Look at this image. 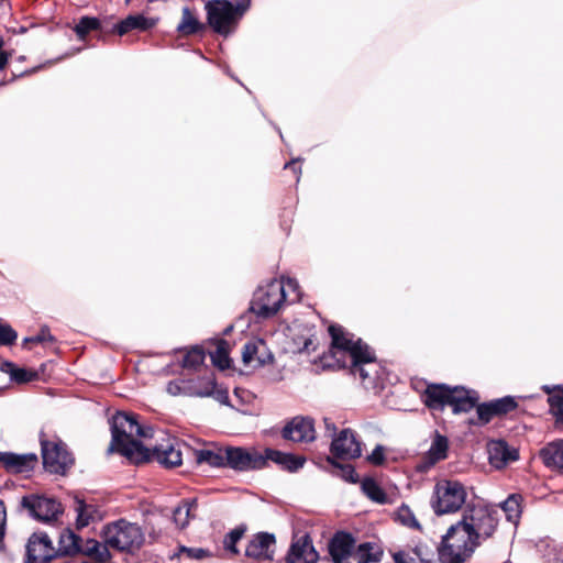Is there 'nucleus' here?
Segmentation results:
<instances>
[{"label": "nucleus", "instance_id": "obj_31", "mask_svg": "<svg viewBox=\"0 0 563 563\" xmlns=\"http://www.w3.org/2000/svg\"><path fill=\"white\" fill-rule=\"evenodd\" d=\"M201 29H202V24L198 21L195 12H192L187 7L184 8L181 21L178 24L177 30L185 35H189V34L197 33Z\"/></svg>", "mask_w": 563, "mask_h": 563}, {"label": "nucleus", "instance_id": "obj_47", "mask_svg": "<svg viewBox=\"0 0 563 563\" xmlns=\"http://www.w3.org/2000/svg\"><path fill=\"white\" fill-rule=\"evenodd\" d=\"M329 461L340 470V476L350 483H356L358 481V475L356 474L354 467L350 464H336L332 462L330 459Z\"/></svg>", "mask_w": 563, "mask_h": 563}, {"label": "nucleus", "instance_id": "obj_19", "mask_svg": "<svg viewBox=\"0 0 563 563\" xmlns=\"http://www.w3.org/2000/svg\"><path fill=\"white\" fill-rule=\"evenodd\" d=\"M283 437L292 442H312L316 439L313 421L309 418L295 417L284 427Z\"/></svg>", "mask_w": 563, "mask_h": 563}, {"label": "nucleus", "instance_id": "obj_7", "mask_svg": "<svg viewBox=\"0 0 563 563\" xmlns=\"http://www.w3.org/2000/svg\"><path fill=\"white\" fill-rule=\"evenodd\" d=\"M465 486L455 479H441L434 486L432 508L437 515L456 512L466 500Z\"/></svg>", "mask_w": 563, "mask_h": 563}, {"label": "nucleus", "instance_id": "obj_59", "mask_svg": "<svg viewBox=\"0 0 563 563\" xmlns=\"http://www.w3.org/2000/svg\"><path fill=\"white\" fill-rule=\"evenodd\" d=\"M421 563H432L430 560H421Z\"/></svg>", "mask_w": 563, "mask_h": 563}, {"label": "nucleus", "instance_id": "obj_53", "mask_svg": "<svg viewBox=\"0 0 563 563\" xmlns=\"http://www.w3.org/2000/svg\"><path fill=\"white\" fill-rule=\"evenodd\" d=\"M316 350L314 339L310 336L305 340L302 347L299 349L300 352L310 353Z\"/></svg>", "mask_w": 563, "mask_h": 563}, {"label": "nucleus", "instance_id": "obj_26", "mask_svg": "<svg viewBox=\"0 0 563 563\" xmlns=\"http://www.w3.org/2000/svg\"><path fill=\"white\" fill-rule=\"evenodd\" d=\"M156 22V19L142 14L129 15L115 26V31L119 35H123L132 30L147 31L155 26Z\"/></svg>", "mask_w": 563, "mask_h": 563}, {"label": "nucleus", "instance_id": "obj_11", "mask_svg": "<svg viewBox=\"0 0 563 563\" xmlns=\"http://www.w3.org/2000/svg\"><path fill=\"white\" fill-rule=\"evenodd\" d=\"M157 440L161 442L150 449L147 461L153 459L167 468L179 466L183 463L179 442L163 431L159 432Z\"/></svg>", "mask_w": 563, "mask_h": 563}, {"label": "nucleus", "instance_id": "obj_39", "mask_svg": "<svg viewBox=\"0 0 563 563\" xmlns=\"http://www.w3.org/2000/svg\"><path fill=\"white\" fill-rule=\"evenodd\" d=\"M489 402L493 410H495L496 416L506 415L517 408L516 399L511 396H505Z\"/></svg>", "mask_w": 563, "mask_h": 563}, {"label": "nucleus", "instance_id": "obj_41", "mask_svg": "<svg viewBox=\"0 0 563 563\" xmlns=\"http://www.w3.org/2000/svg\"><path fill=\"white\" fill-rule=\"evenodd\" d=\"M501 508L506 514V517L509 521L516 522L520 516V504L518 497L515 495L509 496L503 504Z\"/></svg>", "mask_w": 563, "mask_h": 563}, {"label": "nucleus", "instance_id": "obj_10", "mask_svg": "<svg viewBox=\"0 0 563 563\" xmlns=\"http://www.w3.org/2000/svg\"><path fill=\"white\" fill-rule=\"evenodd\" d=\"M224 460L225 466L241 472L265 467V457L255 449L227 446Z\"/></svg>", "mask_w": 563, "mask_h": 563}, {"label": "nucleus", "instance_id": "obj_48", "mask_svg": "<svg viewBox=\"0 0 563 563\" xmlns=\"http://www.w3.org/2000/svg\"><path fill=\"white\" fill-rule=\"evenodd\" d=\"M179 554L190 560H202L209 556V552L202 548L180 547Z\"/></svg>", "mask_w": 563, "mask_h": 563}, {"label": "nucleus", "instance_id": "obj_33", "mask_svg": "<svg viewBox=\"0 0 563 563\" xmlns=\"http://www.w3.org/2000/svg\"><path fill=\"white\" fill-rule=\"evenodd\" d=\"M109 549H111L106 542L102 540V542H99L97 540L90 539L87 540L84 551L90 555L93 556L99 562H108L111 559V554L109 552Z\"/></svg>", "mask_w": 563, "mask_h": 563}, {"label": "nucleus", "instance_id": "obj_28", "mask_svg": "<svg viewBox=\"0 0 563 563\" xmlns=\"http://www.w3.org/2000/svg\"><path fill=\"white\" fill-rule=\"evenodd\" d=\"M543 463L551 468H563V441L549 443L540 452Z\"/></svg>", "mask_w": 563, "mask_h": 563}, {"label": "nucleus", "instance_id": "obj_57", "mask_svg": "<svg viewBox=\"0 0 563 563\" xmlns=\"http://www.w3.org/2000/svg\"><path fill=\"white\" fill-rule=\"evenodd\" d=\"M324 423H325L327 430L330 432V435H332L335 431L334 424L329 419H324Z\"/></svg>", "mask_w": 563, "mask_h": 563}, {"label": "nucleus", "instance_id": "obj_12", "mask_svg": "<svg viewBox=\"0 0 563 563\" xmlns=\"http://www.w3.org/2000/svg\"><path fill=\"white\" fill-rule=\"evenodd\" d=\"M275 552V536L268 532H258L249 541L245 549V556L256 563H266L274 560Z\"/></svg>", "mask_w": 563, "mask_h": 563}, {"label": "nucleus", "instance_id": "obj_16", "mask_svg": "<svg viewBox=\"0 0 563 563\" xmlns=\"http://www.w3.org/2000/svg\"><path fill=\"white\" fill-rule=\"evenodd\" d=\"M331 452L342 460L357 459L362 454L361 442L351 429H344L332 440Z\"/></svg>", "mask_w": 563, "mask_h": 563}, {"label": "nucleus", "instance_id": "obj_1", "mask_svg": "<svg viewBox=\"0 0 563 563\" xmlns=\"http://www.w3.org/2000/svg\"><path fill=\"white\" fill-rule=\"evenodd\" d=\"M329 333L332 339L330 353L338 365L349 367L364 384L373 385L378 376V364L369 347L339 325H330Z\"/></svg>", "mask_w": 563, "mask_h": 563}, {"label": "nucleus", "instance_id": "obj_40", "mask_svg": "<svg viewBox=\"0 0 563 563\" xmlns=\"http://www.w3.org/2000/svg\"><path fill=\"white\" fill-rule=\"evenodd\" d=\"M100 22L96 18L82 16L75 26V32L80 40H84L86 35L99 29Z\"/></svg>", "mask_w": 563, "mask_h": 563}, {"label": "nucleus", "instance_id": "obj_51", "mask_svg": "<svg viewBox=\"0 0 563 563\" xmlns=\"http://www.w3.org/2000/svg\"><path fill=\"white\" fill-rule=\"evenodd\" d=\"M54 338L51 334L49 330L47 328H42L41 331L31 338L24 339V344L26 343H46V342H53Z\"/></svg>", "mask_w": 563, "mask_h": 563}, {"label": "nucleus", "instance_id": "obj_49", "mask_svg": "<svg viewBox=\"0 0 563 563\" xmlns=\"http://www.w3.org/2000/svg\"><path fill=\"white\" fill-rule=\"evenodd\" d=\"M10 375H11V378L13 380H15L16 383H27V382L33 380L36 376L35 373H33V372H30L24 368H18V367L12 368Z\"/></svg>", "mask_w": 563, "mask_h": 563}, {"label": "nucleus", "instance_id": "obj_6", "mask_svg": "<svg viewBox=\"0 0 563 563\" xmlns=\"http://www.w3.org/2000/svg\"><path fill=\"white\" fill-rule=\"evenodd\" d=\"M250 4L249 0L234 5L228 0H212L206 3L209 25L223 35L231 33Z\"/></svg>", "mask_w": 563, "mask_h": 563}, {"label": "nucleus", "instance_id": "obj_34", "mask_svg": "<svg viewBox=\"0 0 563 563\" xmlns=\"http://www.w3.org/2000/svg\"><path fill=\"white\" fill-rule=\"evenodd\" d=\"M109 549H111L106 542L102 540V542H99L97 540L90 539L87 540L84 551L90 555L93 556L99 562H108L111 559V554L109 552Z\"/></svg>", "mask_w": 563, "mask_h": 563}, {"label": "nucleus", "instance_id": "obj_38", "mask_svg": "<svg viewBox=\"0 0 563 563\" xmlns=\"http://www.w3.org/2000/svg\"><path fill=\"white\" fill-rule=\"evenodd\" d=\"M395 516L396 520L401 525L412 529H420L418 520L416 519L412 510L407 505H401L397 509Z\"/></svg>", "mask_w": 563, "mask_h": 563}, {"label": "nucleus", "instance_id": "obj_32", "mask_svg": "<svg viewBox=\"0 0 563 563\" xmlns=\"http://www.w3.org/2000/svg\"><path fill=\"white\" fill-rule=\"evenodd\" d=\"M198 463H206L213 467L225 466L224 448L217 450H200L196 454Z\"/></svg>", "mask_w": 563, "mask_h": 563}, {"label": "nucleus", "instance_id": "obj_43", "mask_svg": "<svg viewBox=\"0 0 563 563\" xmlns=\"http://www.w3.org/2000/svg\"><path fill=\"white\" fill-rule=\"evenodd\" d=\"M244 532L245 528L243 527H238L231 530L224 539L225 549L236 554L238 549L235 548V544L242 539Z\"/></svg>", "mask_w": 563, "mask_h": 563}, {"label": "nucleus", "instance_id": "obj_56", "mask_svg": "<svg viewBox=\"0 0 563 563\" xmlns=\"http://www.w3.org/2000/svg\"><path fill=\"white\" fill-rule=\"evenodd\" d=\"M285 168H292L294 173L297 175V181L299 180V174L301 173V168L296 166V162L292 161L285 165Z\"/></svg>", "mask_w": 563, "mask_h": 563}, {"label": "nucleus", "instance_id": "obj_13", "mask_svg": "<svg viewBox=\"0 0 563 563\" xmlns=\"http://www.w3.org/2000/svg\"><path fill=\"white\" fill-rule=\"evenodd\" d=\"M21 505L26 508L30 514L41 521H52L57 519L62 514V506L53 498L41 496H24Z\"/></svg>", "mask_w": 563, "mask_h": 563}, {"label": "nucleus", "instance_id": "obj_35", "mask_svg": "<svg viewBox=\"0 0 563 563\" xmlns=\"http://www.w3.org/2000/svg\"><path fill=\"white\" fill-rule=\"evenodd\" d=\"M80 539L73 532L67 530L59 538V549L56 551L57 554H71L80 551Z\"/></svg>", "mask_w": 563, "mask_h": 563}, {"label": "nucleus", "instance_id": "obj_36", "mask_svg": "<svg viewBox=\"0 0 563 563\" xmlns=\"http://www.w3.org/2000/svg\"><path fill=\"white\" fill-rule=\"evenodd\" d=\"M194 506L195 501L184 500L177 508H175L173 519L178 528L184 529L188 525L190 511Z\"/></svg>", "mask_w": 563, "mask_h": 563}, {"label": "nucleus", "instance_id": "obj_60", "mask_svg": "<svg viewBox=\"0 0 563 563\" xmlns=\"http://www.w3.org/2000/svg\"><path fill=\"white\" fill-rule=\"evenodd\" d=\"M559 402H560V405H563V398Z\"/></svg>", "mask_w": 563, "mask_h": 563}, {"label": "nucleus", "instance_id": "obj_14", "mask_svg": "<svg viewBox=\"0 0 563 563\" xmlns=\"http://www.w3.org/2000/svg\"><path fill=\"white\" fill-rule=\"evenodd\" d=\"M57 556L52 540L46 533H33L26 545V563H48Z\"/></svg>", "mask_w": 563, "mask_h": 563}, {"label": "nucleus", "instance_id": "obj_20", "mask_svg": "<svg viewBox=\"0 0 563 563\" xmlns=\"http://www.w3.org/2000/svg\"><path fill=\"white\" fill-rule=\"evenodd\" d=\"M448 440L445 437L437 434L431 443L430 449L421 459L420 463L417 465V470L419 472H428L432 466H434L438 462L444 460L448 455Z\"/></svg>", "mask_w": 563, "mask_h": 563}, {"label": "nucleus", "instance_id": "obj_44", "mask_svg": "<svg viewBox=\"0 0 563 563\" xmlns=\"http://www.w3.org/2000/svg\"><path fill=\"white\" fill-rule=\"evenodd\" d=\"M76 511H77V526L78 528H82L89 525L91 514L89 511V506H87L82 500L76 501Z\"/></svg>", "mask_w": 563, "mask_h": 563}, {"label": "nucleus", "instance_id": "obj_5", "mask_svg": "<svg viewBox=\"0 0 563 563\" xmlns=\"http://www.w3.org/2000/svg\"><path fill=\"white\" fill-rule=\"evenodd\" d=\"M101 537L111 549L126 553L137 551L145 541L142 528L124 519L104 526Z\"/></svg>", "mask_w": 563, "mask_h": 563}, {"label": "nucleus", "instance_id": "obj_61", "mask_svg": "<svg viewBox=\"0 0 563 563\" xmlns=\"http://www.w3.org/2000/svg\"><path fill=\"white\" fill-rule=\"evenodd\" d=\"M126 2H130L131 0H125Z\"/></svg>", "mask_w": 563, "mask_h": 563}, {"label": "nucleus", "instance_id": "obj_8", "mask_svg": "<svg viewBox=\"0 0 563 563\" xmlns=\"http://www.w3.org/2000/svg\"><path fill=\"white\" fill-rule=\"evenodd\" d=\"M473 537L481 543V540L489 538L498 523L495 514L487 507H474L460 520Z\"/></svg>", "mask_w": 563, "mask_h": 563}, {"label": "nucleus", "instance_id": "obj_27", "mask_svg": "<svg viewBox=\"0 0 563 563\" xmlns=\"http://www.w3.org/2000/svg\"><path fill=\"white\" fill-rule=\"evenodd\" d=\"M383 554V547L378 542H364L356 548L354 559L357 563H378Z\"/></svg>", "mask_w": 563, "mask_h": 563}, {"label": "nucleus", "instance_id": "obj_9", "mask_svg": "<svg viewBox=\"0 0 563 563\" xmlns=\"http://www.w3.org/2000/svg\"><path fill=\"white\" fill-rule=\"evenodd\" d=\"M43 465L46 471L55 474H64L74 463L66 445L56 440H41Z\"/></svg>", "mask_w": 563, "mask_h": 563}, {"label": "nucleus", "instance_id": "obj_24", "mask_svg": "<svg viewBox=\"0 0 563 563\" xmlns=\"http://www.w3.org/2000/svg\"><path fill=\"white\" fill-rule=\"evenodd\" d=\"M478 401L477 393L462 387L452 388L449 406L454 413L468 412L476 407Z\"/></svg>", "mask_w": 563, "mask_h": 563}, {"label": "nucleus", "instance_id": "obj_45", "mask_svg": "<svg viewBox=\"0 0 563 563\" xmlns=\"http://www.w3.org/2000/svg\"><path fill=\"white\" fill-rule=\"evenodd\" d=\"M18 338L11 325L0 321V345H11Z\"/></svg>", "mask_w": 563, "mask_h": 563}, {"label": "nucleus", "instance_id": "obj_3", "mask_svg": "<svg viewBox=\"0 0 563 563\" xmlns=\"http://www.w3.org/2000/svg\"><path fill=\"white\" fill-rule=\"evenodd\" d=\"M300 298L299 285L292 278L273 279L257 287L251 300L250 310L260 318L275 316L286 301Z\"/></svg>", "mask_w": 563, "mask_h": 563}, {"label": "nucleus", "instance_id": "obj_17", "mask_svg": "<svg viewBox=\"0 0 563 563\" xmlns=\"http://www.w3.org/2000/svg\"><path fill=\"white\" fill-rule=\"evenodd\" d=\"M333 563H352L355 553V539L349 532H336L328 544Z\"/></svg>", "mask_w": 563, "mask_h": 563}, {"label": "nucleus", "instance_id": "obj_58", "mask_svg": "<svg viewBox=\"0 0 563 563\" xmlns=\"http://www.w3.org/2000/svg\"><path fill=\"white\" fill-rule=\"evenodd\" d=\"M3 44H4L3 38L0 36V52L2 51Z\"/></svg>", "mask_w": 563, "mask_h": 563}, {"label": "nucleus", "instance_id": "obj_30", "mask_svg": "<svg viewBox=\"0 0 563 563\" xmlns=\"http://www.w3.org/2000/svg\"><path fill=\"white\" fill-rule=\"evenodd\" d=\"M361 488L371 500L380 505L389 503L384 489L373 478H365L361 484Z\"/></svg>", "mask_w": 563, "mask_h": 563}, {"label": "nucleus", "instance_id": "obj_52", "mask_svg": "<svg viewBox=\"0 0 563 563\" xmlns=\"http://www.w3.org/2000/svg\"><path fill=\"white\" fill-rule=\"evenodd\" d=\"M367 461L374 465H382L385 462V448L380 444L367 455Z\"/></svg>", "mask_w": 563, "mask_h": 563}, {"label": "nucleus", "instance_id": "obj_4", "mask_svg": "<svg viewBox=\"0 0 563 563\" xmlns=\"http://www.w3.org/2000/svg\"><path fill=\"white\" fill-rule=\"evenodd\" d=\"M479 545L476 537L461 521L451 526L438 548L442 563H465Z\"/></svg>", "mask_w": 563, "mask_h": 563}, {"label": "nucleus", "instance_id": "obj_21", "mask_svg": "<svg viewBox=\"0 0 563 563\" xmlns=\"http://www.w3.org/2000/svg\"><path fill=\"white\" fill-rule=\"evenodd\" d=\"M0 462L10 472L24 473L31 471L37 463V456L34 453L15 454L11 452L0 453Z\"/></svg>", "mask_w": 563, "mask_h": 563}, {"label": "nucleus", "instance_id": "obj_18", "mask_svg": "<svg viewBox=\"0 0 563 563\" xmlns=\"http://www.w3.org/2000/svg\"><path fill=\"white\" fill-rule=\"evenodd\" d=\"M274 356L263 340H252L244 344L242 361L245 366L258 368L272 363Z\"/></svg>", "mask_w": 563, "mask_h": 563}, {"label": "nucleus", "instance_id": "obj_42", "mask_svg": "<svg viewBox=\"0 0 563 563\" xmlns=\"http://www.w3.org/2000/svg\"><path fill=\"white\" fill-rule=\"evenodd\" d=\"M205 361V353L200 347H192L189 350L183 360L185 368H197Z\"/></svg>", "mask_w": 563, "mask_h": 563}, {"label": "nucleus", "instance_id": "obj_25", "mask_svg": "<svg viewBox=\"0 0 563 563\" xmlns=\"http://www.w3.org/2000/svg\"><path fill=\"white\" fill-rule=\"evenodd\" d=\"M452 388L445 385H429L424 391V404L431 409L449 406Z\"/></svg>", "mask_w": 563, "mask_h": 563}, {"label": "nucleus", "instance_id": "obj_22", "mask_svg": "<svg viewBox=\"0 0 563 563\" xmlns=\"http://www.w3.org/2000/svg\"><path fill=\"white\" fill-rule=\"evenodd\" d=\"M487 451L489 463L496 468H501L508 462L518 459L517 451L510 449L508 444L501 440L489 442Z\"/></svg>", "mask_w": 563, "mask_h": 563}, {"label": "nucleus", "instance_id": "obj_23", "mask_svg": "<svg viewBox=\"0 0 563 563\" xmlns=\"http://www.w3.org/2000/svg\"><path fill=\"white\" fill-rule=\"evenodd\" d=\"M262 456L265 457V465L271 461L289 472L298 471L303 466L306 462L305 457L302 456L284 453L273 449H266L264 453H262Z\"/></svg>", "mask_w": 563, "mask_h": 563}, {"label": "nucleus", "instance_id": "obj_46", "mask_svg": "<svg viewBox=\"0 0 563 563\" xmlns=\"http://www.w3.org/2000/svg\"><path fill=\"white\" fill-rule=\"evenodd\" d=\"M166 389L168 394L173 396H178L181 394L189 396V380L178 379L169 382Z\"/></svg>", "mask_w": 563, "mask_h": 563}, {"label": "nucleus", "instance_id": "obj_55", "mask_svg": "<svg viewBox=\"0 0 563 563\" xmlns=\"http://www.w3.org/2000/svg\"><path fill=\"white\" fill-rule=\"evenodd\" d=\"M8 59H9V54L1 51L0 52V70L4 69V67L7 66Z\"/></svg>", "mask_w": 563, "mask_h": 563}, {"label": "nucleus", "instance_id": "obj_50", "mask_svg": "<svg viewBox=\"0 0 563 563\" xmlns=\"http://www.w3.org/2000/svg\"><path fill=\"white\" fill-rule=\"evenodd\" d=\"M477 416L482 423H487L496 416L495 410L490 407V402H485L477 406Z\"/></svg>", "mask_w": 563, "mask_h": 563}, {"label": "nucleus", "instance_id": "obj_37", "mask_svg": "<svg viewBox=\"0 0 563 563\" xmlns=\"http://www.w3.org/2000/svg\"><path fill=\"white\" fill-rule=\"evenodd\" d=\"M210 357L214 366L220 369H227L231 365V360L229 357L227 343L221 341L213 352H210Z\"/></svg>", "mask_w": 563, "mask_h": 563}, {"label": "nucleus", "instance_id": "obj_54", "mask_svg": "<svg viewBox=\"0 0 563 563\" xmlns=\"http://www.w3.org/2000/svg\"><path fill=\"white\" fill-rule=\"evenodd\" d=\"M393 558L395 563H411V559L405 552H396Z\"/></svg>", "mask_w": 563, "mask_h": 563}, {"label": "nucleus", "instance_id": "obj_2", "mask_svg": "<svg viewBox=\"0 0 563 563\" xmlns=\"http://www.w3.org/2000/svg\"><path fill=\"white\" fill-rule=\"evenodd\" d=\"M111 433L110 451L119 452L136 464L147 461L150 449L144 446L137 438H154L155 432L151 427L141 426L133 415L118 412L112 418Z\"/></svg>", "mask_w": 563, "mask_h": 563}, {"label": "nucleus", "instance_id": "obj_15", "mask_svg": "<svg viewBox=\"0 0 563 563\" xmlns=\"http://www.w3.org/2000/svg\"><path fill=\"white\" fill-rule=\"evenodd\" d=\"M318 561L319 553L309 534L305 533L292 539L285 563H318Z\"/></svg>", "mask_w": 563, "mask_h": 563}, {"label": "nucleus", "instance_id": "obj_29", "mask_svg": "<svg viewBox=\"0 0 563 563\" xmlns=\"http://www.w3.org/2000/svg\"><path fill=\"white\" fill-rule=\"evenodd\" d=\"M214 389L216 383L211 375L197 380H189V396L209 397L213 395Z\"/></svg>", "mask_w": 563, "mask_h": 563}]
</instances>
